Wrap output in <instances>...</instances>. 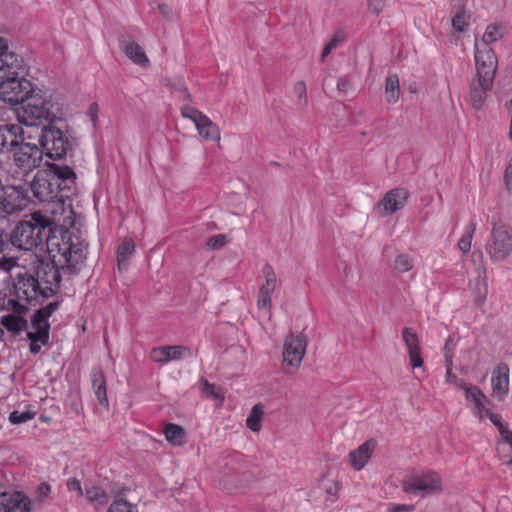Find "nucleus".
<instances>
[{"mask_svg":"<svg viewBox=\"0 0 512 512\" xmlns=\"http://www.w3.org/2000/svg\"><path fill=\"white\" fill-rule=\"evenodd\" d=\"M76 174L69 166L50 164L46 170L38 171L30 184L33 196L46 203L44 215L32 213L34 223L20 220L17 224H76L70 194L75 189Z\"/></svg>","mask_w":512,"mask_h":512,"instance_id":"obj_1","label":"nucleus"},{"mask_svg":"<svg viewBox=\"0 0 512 512\" xmlns=\"http://www.w3.org/2000/svg\"><path fill=\"white\" fill-rule=\"evenodd\" d=\"M51 264L41 265L37 270L41 296L48 298L60 287L61 273L78 274L86 258L85 245L79 235L56 233L48 240Z\"/></svg>","mask_w":512,"mask_h":512,"instance_id":"obj_2","label":"nucleus"},{"mask_svg":"<svg viewBox=\"0 0 512 512\" xmlns=\"http://www.w3.org/2000/svg\"><path fill=\"white\" fill-rule=\"evenodd\" d=\"M73 226H16L11 234L12 244L22 250H32L45 243L48 250V240L52 235H76L70 228Z\"/></svg>","mask_w":512,"mask_h":512,"instance_id":"obj_3","label":"nucleus"},{"mask_svg":"<svg viewBox=\"0 0 512 512\" xmlns=\"http://www.w3.org/2000/svg\"><path fill=\"white\" fill-rule=\"evenodd\" d=\"M16 115L19 123L26 126H40L56 119L53 103L36 91L21 103Z\"/></svg>","mask_w":512,"mask_h":512,"instance_id":"obj_4","label":"nucleus"},{"mask_svg":"<svg viewBox=\"0 0 512 512\" xmlns=\"http://www.w3.org/2000/svg\"><path fill=\"white\" fill-rule=\"evenodd\" d=\"M26 65L23 62L21 69L17 73L7 75L0 81V98L2 101L10 104H21L32 92L34 88L32 83L24 75Z\"/></svg>","mask_w":512,"mask_h":512,"instance_id":"obj_5","label":"nucleus"},{"mask_svg":"<svg viewBox=\"0 0 512 512\" xmlns=\"http://www.w3.org/2000/svg\"><path fill=\"white\" fill-rule=\"evenodd\" d=\"M40 144L43 153L45 152L53 160L62 159L71 149V142L67 134L53 125L43 127Z\"/></svg>","mask_w":512,"mask_h":512,"instance_id":"obj_6","label":"nucleus"},{"mask_svg":"<svg viewBox=\"0 0 512 512\" xmlns=\"http://www.w3.org/2000/svg\"><path fill=\"white\" fill-rule=\"evenodd\" d=\"M474 58L479 86L491 89L498 63L494 50L476 42Z\"/></svg>","mask_w":512,"mask_h":512,"instance_id":"obj_7","label":"nucleus"},{"mask_svg":"<svg viewBox=\"0 0 512 512\" xmlns=\"http://www.w3.org/2000/svg\"><path fill=\"white\" fill-rule=\"evenodd\" d=\"M402 487L404 492L422 497L440 493L443 490L441 477L434 471L410 475L405 478Z\"/></svg>","mask_w":512,"mask_h":512,"instance_id":"obj_8","label":"nucleus"},{"mask_svg":"<svg viewBox=\"0 0 512 512\" xmlns=\"http://www.w3.org/2000/svg\"><path fill=\"white\" fill-rule=\"evenodd\" d=\"M308 341L302 333H290L286 336L283 343V365L287 368V372L294 373L297 371L306 354Z\"/></svg>","mask_w":512,"mask_h":512,"instance_id":"obj_9","label":"nucleus"},{"mask_svg":"<svg viewBox=\"0 0 512 512\" xmlns=\"http://www.w3.org/2000/svg\"><path fill=\"white\" fill-rule=\"evenodd\" d=\"M180 112L183 118L194 123L200 137L206 141L220 142V129L206 114L190 105H183Z\"/></svg>","mask_w":512,"mask_h":512,"instance_id":"obj_10","label":"nucleus"},{"mask_svg":"<svg viewBox=\"0 0 512 512\" xmlns=\"http://www.w3.org/2000/svg\"><path fill=\"white\" fill-rule=\"evenodd\" d=\"M26 205L24 189L21 185H0V220Z\"/></svg>","mask_w":512,"mask_h":512,"instance_id":"obj_11","label":"nucleus"},{"mask_svg":"<svg viewBox=\"0 0 512 512\" xmlns=\"http://www.w3.org/2000/svg\"><path fill=\"white\" fill-rule=\"evenodd\" d=\"M19 146L14 153V163L23 176H26L40 165L43 151L35 144L22 142Z\"/></svg>","mask_w":512,"mask_h":512,"instance_id":"obj_12","label":"nucleus"},{"mask_svg":"<svg viewBox=\"0 0 512 512\" xmlns=\"http://www.w3.org/2000/svg\"><path fill=\"white\" fill-rule=\"evenodd\" d=\"M14 279L15 294L19 300L29 302L41 295V284L33 275L26 271H18Z\"/></svg>","mask_w":512,"mask_h":512,"instance_id":"obj_13","label":"nucleus"},{"mask_svg":"<svg viewBox=\"0 0 512 512\" xmlns=\"http://www.w3.org/2000/svg\"><path fill=\"white\" fill-rule=\"evenodd\" d=\"M8 305L12 310V313L1 317V325L14 334H18L21 331L26 330L28 322L24 316L29 311L28 307L12 299L8 300Z\"/></svg>","mask_w":512,"mask_h":512,"instance_id":"obj_14","label":"nucleus"},{"mask_svg":"<svg viewBox=\"0 0 512 512\" xmlns=\"http://www.w3.org/2000/svg\"><path fill=\"white\" fill-rule=\"evenodd\" d=\"M31 501L23 493L0 485V512H30Z\"/></svg>","mask_w":512,"mask_h":512,"instance_id":"obj_15","label":"nucleus"},{"mask_svg":"<svg viewBox=\"0 0 512 512\" xmlns=\"http://www.w3.org/2000/svg\"><path fill=\"white\" fill-rule=\"evenodd\" d=\"M409 197L408 190L404 188H394L388 191L378 202L375 211L379 215H389L402 209Z\"/></svg>","mask_w":512,"mask_h":512,"instance_id":"obj_16","label":"nucleus"},{"mask_svg":"<svg viewBox=\"0 0 512 512\" xmlns=\"http://www.w3.org/2000/svg\"><path fill=\"white\" fill-rule=\"evenodd\" d=\"M512 251V237L505 226H494L489 252L496 260L504 259Z\"/></svg>","mask_w":512,"mask_h":512,"instance_id":"obj_17","label":"nucleus"},{"mask_svg":"<svg viewBox=\"0 0 512 512\" xmlns=\"http://www.w3.org/2000/svg\"><path fill=\"white\" fill-rule=\"evenodd\" d=\"M262 273L265 278V283L259 288L257 297V307L261 310H270L272 307L271 294L277 288V277L273 267L270 264H265Z\"/></svg>","mask_w":512,"mask_h":512,"instance_id":"obj_18","label":"nucleus"},{"mask_svg":"<svg viewBox=\"0 0 512 512\" xmlns=\"http://www.w3.org/2000/svg\"><path fill=\"white\" fill-rule=\"evenodd\" d=\"M509 373L507 364H498L492 372L491 377V396L498 401H503L509 393Z\"/></svg>","mask_w":512,"mask_h":512,"instance_id":"obj_19","label":"nucleus"},{"mask_svg":"<svg viewBox=\"0 0 512 512\" xmlns=\"http://www.w3.org/2000/svg\"><path fill=\"white\" fill-rule=\"evenodd\" d=\"M190 355L191 350L188 347L181 345L155 347L150 351L151 360L160 364H166L170 361H178Z\"/></svg>","mask_w":512,"mask_h":512,"instance_id":"obj_20","label":"nucleus"},{"mask_svg":"<svg viewBox=\"0 0 512 512\" xmlns=\"http://www.w3.org/2000/svg\"><path fill=\"white\" fill-rule=\"evenodd\" d=\"M464 393L465 399L472 403L473 414L482 421L485 414H489V399L478 386L471 383L465 388Z\"/></svg>","mask_w":512,"mask_h":512,"instance_id":"obj_21","label":"nucleus"},{"mask_svg":"<svg viewBox=\"0 0 512 512\" xmlns=\"http://www.w3.org/2000/svg\"><path fill=\"white\" fill-rule=\"evenodd\" d=\"M24 140V131L19 124L0 126V152H9Z\"/></svg>","mask_w":512,"mask_h":512,"instance_id":"obj_22","label":"nucleus"},{"mask_svg":"<svg viewBox=\"0 0 512 512\" xmlns=\"http://www.w3.org/2000/svg\"><path fill=\"white\" fill-rule=\"evenodd\" d=\"M450 17L454 32L462 34L469 30L472 14L467 10L466 3H453Z\"/></svg>","mask_w":512,"mask_h":512,"instance_id":"obj_23","label":"nucleus"},{"mask_svg":"<svg viewBox=\"0 0 512 512\" xmlns=\"http://www.w3.org/2000/svg\"><path fill=\"white\" fill-rule=\"evenodd\" d=\"M402 339L407 347L411 366L413 368L422 367L423 360L421 357L419 338L416 332L412 328L405 327L402 330Z\"/></svg>","mask_w":512,"mask_h":512,"instance_id":"obj_24","label":"nucleus"},{"mask_svg":"<svg viewBox=\"0 0 512 512\" xmlns=\"http://www.w3.org/2000/svg\"><path fill=\"white\" fill-rule=\"evenodd\" d=\"M374 447L375 445L372 441H367L349 453V463L354 470L360 471L364 468L371 457Z\"/></svg>","mask_w":512,"mask_h":512,"instance_id":"obj_25","label":"nucleus"},{"mask_svg":"<svg viewBox=\"0 0 512 512\" xmlns=\"http://www.w3.org/2000/svg\"><path fill=\"white\" fill-rule=\"evenodd\" d=\"M91 382L99 403L105 407L108 406L106 378L104 372L99 367H94L91 371Z\"/></svg>","mask_w":512,"mask_h":512,"instance_id":"obj_26","label":"nucleus"},{"mask_svg":"<svg viewBox=\"0 0 512 512\" xmlns=\"http://www.w3.org/2000/svg\"><path fill=\"white\" fill-rule=\"evenodd\" d=\"M84 497L95 509H102L109 502L108 493L103 488L91 483L85 484Z\"/></svg>","mask_w":512,"mask_h":512,"instance_id":"obj_27","label":"nucleus"},{"mask_svg":"<svg viewBox=\"0 0 512 512\" xmlns=\"http://www.w3.org/2000/svg\"><path fill=\"white\" fill-rule=\"evenodd\" d=\"M23 66V58L19 55H8L0 60V81L7 75L17 73Z\"/></svg>","mask_w":512,"mask_h":512,"instance_id":"obj_28","label":"nucleus"},{"mask_svg":"<svg viewBox=\"0 0 512 512\" xmlns=\"http://www.w3.org/2000/svg\"><path fill=\"white\" fill-rule=\"evenodd\" d=\"M32 328L35 330L34 334H37L42 344H46L49 340V322L48 317L44 314L39 315L36 311L32 317Z\"/></svg>","mask_w":512,"mask_h":512,"instance_id":"obj_29","label":"nucleus"},{"mask_svg":"<svg viewBox=\"0 0 512 512\" xmlns=\"http://www.w3.org/2000/svg\"><path fill=\"white\" fill-rule=\"evenodd\" d=\"M135 250V243L131 238H125L117 249V266L120 271L127 268V261Z\"/></svg>","mask_w":512,"mask_h":512,"instance_id":"obj_30","label":"nucleus"},{"mask_svg":"<svg viewBox=\"0 0 512 512\" xmlns=\"http://www.w3.org/2000/svg\"><path fill=\"white\" fill-rule=\"evenodd\" d=\"M125 55L135 64L141 65V66H148L149 65V59L146 56L143 48L135 43L130 42L126 44L123 48Z\"/></svg>","mask_w":512,"mask_h":512,"instance_id":"obj_31","label":"nucleus"},{"mask_svg":"<svg viewBox=\"0 0 512 512\" xmlns=\"http://www.w3.org/2000/svg\"><path fill=\"white\" fill-rule=\"evenodd\" d=\"M400 98V83L397 75L392 74L385 81V99L390 104H395Z\"/></svg>","mask_w":512,"mask_h":512,"instance_id":"obj_32","label":"nucleus"},{"mask_svg":"<svg viewBox=\"0 0 512 512\" xmlns=\"http://www.w3.org/2000/svg\"><path fill=\"white\" fill-rule=\"evenodd\" d=\"M504 35V29L501 24H489L482 36L481 43L479 45H487L490 47L491 44L500 40Z\"/></svg>","mask_w":512,"mask_h":512,"instance_id":"obj_33","label":"nucleus"},{"mask_svg":"<svg viewBox=\"0 0 512 512\" xmlns=\"http://www.w3.org/2000/svg\"><path fill=\"white\" fill-rule=\"evenodd\" d=\"M164 435L166 440L175 446H180L184 442L185 432L182 427L176 424L169 423L164 428Z\"/></svg>","mask_w":512,"mask_h":512,"instance_id":"obj_34","label":"nucleus"},{"mask_svg":"<svg viewBox=\"0 0 512 512\" xmlns=\"http://www.w3.org/2000/svg\"><path fill=\"white\" fill-rule=\"evenodd\" d=\"M264 410L262 404L254 405L246 419V426L253 432H259L262 427Z\"/></svg>","mask_w":512,"mask_h":512,"instance_id":"obj_35","label":"nucleus"},{"mask_svg":"<svg viewBox=\"0 0 512 512\" xmlns=\"http://www.w3.org/2000/svg\"><path fill=\"white\" fill-rule=\"evenodd\" d=\"M445 358H446V368H447V371H446V381L449 384H453L457 388H459V389L464 391L465 388L470 383H466L463 379L458 378L455 374L452 373V365H453L452 355L448 351L445 353Z\"/></svg>","mask_w":512,"mask_h":512,"instance_id":"obj_36","label":"nucleus"},{"mask_svg":"<svg viewBox=\"0 0 512 512\" xmlns=\"http://www.w3.org/2000/svg\"><path fill=\"white\" fill-rule=\"evenodd\" d=\"M414 267L413 259L404 253H400L396 256L393 264V269L398 273H406L412 270Z\"/></svg>","mask_w":512,"mask_h":512,"instance_id":"obj_37","label":"nucleus"},{"mask_svg":"<svg viewBox=\"0 0 512 512\" xmlns=\"http://www.w3.org/2000/svg\"><path fill=\"white\" fill-rule=\"evenodd\" d=\"M108 512H133V505L123 497L122 493H119L114 496Z\"/></svg>","mask_w":512,"mask_h":512,"instance_id":"obj_38","label":"nucleus"},{"mask_svg":"<svg viewBox=\"0 0 512 512\" xmlns=\"http://www.w3.org/2000/svg\"><path fill=\"white\" fill-rule=\"evenodd\" d=\"M489 89H484L482 86L480 88L476 87L474 84L471 85L470 88V99L472 106L475 109H480L485 100V94Z\"/></svg>","mask_w":512,"mask_h":512,"instance_id":"obj_39","label":"nucleus"},{"mask_svg":"<svg viewBox=\"0 0 512 512\" xmlns=\"http://www.w3.org/2000/svg\"><path fill=\"white\" fill-rule=\"evenodd\" d=\"M0 268L8 273L12 278H15V273L18 271H23V269L17 264L14 258H1L0 259Z\"/></svg>","mask_w":512,"mask_h":512,"instance_id":"obj_40","label":"nucleus"},{"mask_svg":"<svg viewBox=\"0 0 512 512\" xmlns=\"http://www.w3.org/2000/svg\"><path fill=\"white\" fill-rule=\"evenodd\" d=\"M35 416V413L33 412H30V411H18V410H15L13 411L10 416H9V421L12 423V424H21V423H26L28 421H30L31 419H33Z\"/></svg>","mask_w":512,"mask_h":512,"instance_id":"obj_41","label":"nucleus"},{"mask_svg":"<svg viewBox=\"0 0 512 512\" xmlns=\"http://www.w3.org/2000/svg\"><path fill=\"white\" fill-rule=\"evenodd\" d=\"M202 392L206 394V396L219 400L220 402L224 400V396L219 393L216 386L209 383L207 380L202 382Z\"/></svg>","mask_w":512,"mask_h":512,"instance_id":"obj_42","label":"nucleus"},{"mask_svg":"<svg viewBox=\"0 0 512 512\" xmlns=\"http://www.w3.org/2000/svg\"><path fill=\"white\" fill-rule=\"evenodd\" d=\"M226 243H228L227 236L219 234L209 238L206 242V246L208 249L215 250L224 246Z\"/></svg>","mask_w":512,"mask_h":512,"instance_id":"obj_43","label":"nucleus"},{"mask_svg":"<svg viewBox=\"0 0 512 512\" xmlns=\"http://www.w3.org/2000/svg\"><path fill=\"white\" fill-rule=\"evenodd\" d=\"M474 229H470L458 242V247L463 253H467L471 249V239Z\"/></svg>","mask_w":512,"mask_h":512,"instance_id":"obj_44","label":"nucleus"},{"mask_svg":"<svg viewBox=\"0 0 512 512\" xmlns=\"http://www.w3.org/2000/svg\"><path fill=\"white\" fill-rule=\"evenodd\" d=\"M293 92L296 95V97L301 101L303 100V104H307V98H306V84L304 81H298L294 84Z\"/></svg>","mask_w":512,"mask_h":512,"instance_id":"obj_45","label":"nucleus"},{"mask_svg":"<svg viewBox=\"0 0 512 512\" xmlns=\"http://www.w3.org/2000/svg\"><path fill=\"white\" fill-rule=\"evenodd\" d=\"M67 489L70 492H77L78 496L85 495V488H82L81 482L76 478H70L67 480Z\"/></svg>","mask_w":512,"mask_h":512,"instance_id":"obj_46","label":"nucleus"},{"mask_svg":"<svg viewBox=\"0 0 512 512\" xmlns=\"http://www.w3.org/2000/svg\"><path fill=\"white\" fill-rule=\"evenodd\" d=\"M340 40H341L340 36L338 34H336L329 41V43L323 49L322 60H324L332 52V50H334L338 46V43L340 42Z\"/></svg>","mask_w":512,"mask_h":512,"instance_id":"obj_47","label":"nucleus"},{"mask_svg":"<svg viewBox=\"0 0 512 512\" xmlns=\"http://www.w3.org/2000/svg\"><path fill=\"white\" fill-rule=\"evenodd\" d=\"M340 40H341L340 36L338 34H336L329 41V43L323 49L322 60H324L332 52V50H334L338 46V43L340 42Z\"/></svg>","mask_w":512,"mask_h":512,"instance_id":"obj_48","label":"nucleus"},{"mask_svg":"<svg viewBox=\"0 0 512 512\" xmlns=\"http://www.w3.org/2000/svg\"><path fill=\"white\" fill-rule=\"evenodd\" d=\"M340 40H341L340 36L338 34H336L329 41V43L323 49L322 60H324L332 52V50H334L338 46V43L340 42Z\"/></svg>","mask_w":512,"mask_h":512,"instance_id":"obj_49","label":"nucleus"},{"mask_svg":"<svg viewBox=\"0 0 512 512\" xmlns=\"http://www.w3.org/2000/svg\"><path fill=\"white\" fill-rule=\"evenodd\" d=\"M340 40H341L340 36L338 34H336L329 41V43L323 49L322 60H324L332 52V50H334L338 46V43L340 42Z\"/></svg>","mask_w":512,"mask_h":512,"instance_id":"obj_50","label":"nucleus"},{"mask_svg":"<svg viewBox=\"0 0 512 512\" xmlns=\"http://www.w3.org/2000/svg\"><path fill=\"white\" fill-rule=\"evenodd\" d=\"M27 337L31 341L30 347H29L30 352L33 353V354L39 353V351L41 349V346L38 344V342H40V338L38 337V335L34 334L33 332H29L27 334Z\"/></svg>","mask_w":512,"mask_h":512,"instance_id":"obj_51","label":"nucleus"},{"mask_svg":"<svg viewBox=\"0 0 512 512\" xmlns=\"http://www.w3.org/2000/svg\"><path fill=\"white\" fill-rule=\"evenodd\" d=\"M59 303L57 301L51 302L45 307L37 310L39 312V315L44 314L48 318L58 309Z\"/></svg>","mask_w":512,"mask_h":512,"instance_id":"obj_52","label":"nucleus"},{"mask_svg":"<svg viewBox=\"0 0 512 512\" xmlns=\"http://www.w3.org/2000/svg\"><path fill=\"white\" fill-rule=\"evenodd\" d=\"M8 55H16L14 52L9 51L8 42L5 38L0 36V60Z\"/></svg>","mask_w":512,"mask_h":512,"instance_id":"obj_53","label":"nucleus"},{"mask_svg":"<svg viewBox=\"0 0 512 512\" xmlns=\"http://www.w3.org/2000/svg\"><path fill=\"white\" fill-rule=\"evenodd\" d=\"M485 417H489L491 422L498 428L499 431H501L505 426L502 423V418L499 414L491 413L489 410V414H485Z\"/></svg>","mask_w":512,"mask_h":512,"instance_id":"obj_54","label":"nucleus"},{"mask_svg":"<svg viewBox=\"0 0 512 512\" xmlns=\"http://www.w3.org/2000/svg\"><path fill=\"white\" fill-rule=\"evenodd\" d=\"M384 7L383 0H370L369 10L374 14H379Z\"/></svg>","mask_w":512,"mask_h":512,"instance_id":"obj_55","label":"nucleus"},{"mask_svg":"<svg viewBox=\"0 0 512 512\" xmlns=\"http://www.w3.org/2000/svg\"><path fill=\"white\" fill-rule=\"evenodd\" d=\"M504 181L507 189L512 190V164H509L505 170Z\"/></svg>","mask_w":512,"mask_h":512,"instance_id":"obj_56","label":"nucleus"},{"mask_svg":"<svg viewBox=\"0 0 512 512\" xmlns=\"http://www.w3.org/2000/svg\"><path fill=\"white\" fill-rule=\"evenodd\" d=\"M158 10L160 14L167 19H169L172 15V8L166 3L159 4Z\"/></svg>","mask_w":512,"mask_h":512,"instance_id":"obj_57","label":"nucleus"},{"mask_svg":"<svg viewBox=\"0 0 512 512\" xmlns=\"http://www.w3.org/2000/svg\"><path fill=\"white\" fill-rule=\"evenodd\" d=\"M99 107L97 103H92L88 109V115L92 122L95 124L98 117Z\"/></svg>","mask_w":512,"mask_h":512,"instance_id":"obj_58","label":"nucleus"},{"mask_svg":"<svg viewBox=\"0 0 512 512\" xmlns=\"http://www.w3.org/2000/svg\"><path fill=\"white\" fill-rule=\"evenodd\" d=\"M502 440L505 443H508L512 448V431L508 430L506 427L499 431Z\"/></svg>","mask_w":512,"mask_h":512,"instance_id":"obj_59","label":"nucleus"},{"mask_svg":"<svg viewBox=\"0 0 512 512\" xmlns=\"http://www.w3.org/2000/svg\"><path fill=\"white\" fill-rule=\"evenodd\" d=\"M414 510L413 505L397 504L394 505L391 512H411Z\"/></svg>","mask_w":512,"mask_h":512,"instance_id":"obj_60","label":"nucleus"},{"mask_svg":"<svg viewBox=\"0 0 512 512\" xmlns=\"http://www.w3.org/2000/svg\"><path fill=\"white\" fill-rule=\"evenodd\" d=\"M39 490L42 495L47 496L50 492V486L48 484H41Z\"/></svg>","mask_w":512,"mask_h":512,"instance_id":"obj_61","label":"nucleus"},{"mask_svg":"<svg viewBox=\"0 0 512 512\" xmlns=\"http://www.w3.org/2000/svg\"><path fill=\"white\" fill-rule=\"evenodd\" d=\"M484 299H485V295L479 296V297L476 298V303L478 305H481L484 302Z\"/></svg>","mask_w":512,"mask_h":512,"instance_id":"obj_62","label":"nucleus"},{"mask_svg":"<svg viewBox=\"0 0 512 512\" xmlns=\"http://www.w3.org/2000/svg\"><path fill=\"white\" fill-rule=\"evenodd\" d=\"M454 3H465L466 0H453Z\"/></svg>","mask_w":512,"mask_h":512,"instance_id":"obj_63","label":"nucleus"},{"mask_svg":"<svg viewBox=\"0 0 512 512\" xmlns=\"http://www.w3.org/2000/svg\"><path fill=\"white\" fill-rule=\"evenodd\" d=\"M508 464H509L510 466H512V459L509 461V463H508Z\"/></svg>","mask_w":512,"mask_h":512,"instance_id":"obj_64","label":"nucleus"}]
</instances>
